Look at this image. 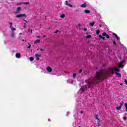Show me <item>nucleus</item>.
<instances>
[{
	"label": "nucleus",
	"mask_w": 127,
	"mask_h": 127,
	"mask_svg": "<svg viewBox=\"0 0 127 127\" xmlns=\"http://www.w3.org/2000/svg\"><path fill=\"white\" fill-rule=\"evenodd\" d=\"M23 3H24V4H29V2H23Z\"/></svg>",
	"instance_id": "nucleus-34"
},
{
	"label": "nucleus",
	"mask_w": 127,
	"mask_h": 127,
	"mask_svg": "<svg viewBox=\"0 0 127 127\" xmlns=\"http://www.w3.org/2000/svg\"><path fill=\"white\" fill-rule=\"evenodd\" d=\"M39 42H40V40H37L35 41V43H39Z\"/></svg>",
	"instance_id": "nucleus-27"
},
{
	"label": "nucleus",
	"mask_w": 127,
	"mask_h": 127,
	"mask_svg": "<svg viewBox=\"0 0 127 127\" xmlns=\"http://www.w3.org/2000/svg\"><path fill=\"white\" fill-rule=\"evenodd\" d=\"M25 15H26L25 14H20L19 15H17L16 17H18V18L22 17L25 16Z\"/></svg>",
	"instance_id": "nucleus-8"
},
{
	"label": "nucleus",
	"mask_w": 127,
	"mask_h": 127,
	"mask_svg": "<svg viewBox=\"0 0 127 127\" xmlns=\"http://www.w3.org/2000/svg\"><path fill=\"white\" fill-rule=\"evenodd\" d=\"M123 105H124V102H123L120 104V106L116 107V110H117V111H118L119 112V111H120V110L122 109V107H123Z\"/></svg>",
	"instance_id": "nucleus-4"
},
{
	"label": "nucleus",
	"mask_w": 127,
	"mask_h": 127,
	"mask_svg": "<svg viewBox=\"0 0 127 127\" xmlns=\"http://www.w3.org/2000/svg\"><path fill=\"white\" fill-rule=\"evenodd\" d=\"M115 74L118 76V77H121V74L119 73L118 72H116Z\"/></svg>",
	"instance_id": "nucleus-25"
},
{
	"label": "nucleus",
	"mask_w": 127,
	"mask_h": 127,
	"mask_svg": "<svg viewBox=\"0 0 127 127\" xmlns=\"http://www.w3.org/2000/svg\"><path fill=\"white\" fill-rule=\"evenodd\" d=\"M40 51H44V49H40Z\"/></svg>",
	"instance_id": "nucleus-44"
},
{
	"label": "nucleus",
	"mask_w": 127,
	"mask_h": 127,
	"mask_svg": "<svg viewBox=\"0 0 127 127\" xmlns=\"http://www.w3.org/2000/svg\"><path fill=\"white\" fill-rule=\"evenodd\" d=\"M73 80L72 79H68L67 80V83L68 84H73Z\"/></svg>",
	"instance_id": "nucleus-11"
},
{
	"label": "nucleus",
	"mask_w": 127,
	"mask_h": 127,
	"mask_svg": "<svg viewBox=\"0 0 127 127\" xmlns=\"http://www.w3.org/2000/svg\"><path fill=\"white\" fill-rule=\"evenodd\" d=\"M99 37H100V38H102V35H99Z\"/></svg>",
	"instance_id": "nucleus-43"
},
{
	"label": "nucleus",
	"mask_w": 127,
	"mask_h": 127,
	"mask_svg": "<svg viewBox=\"0 0 127 127\" xmlns=\"http://www.w3.org/2000/svg\"><path fill=\"white\" fill-rule=\"evenodd\" d=\"M69 114H70V112H67L66 113V116L68 117V115H69Z\"/></svg>",
	"instance_id": "nucleus-39"
},
{
	"label": "nucleus",
	"mask_w": 127,
	"mask_h": 127,
	"mask_svg": "<svg viewBox=\"0 0 127 127\" xmlns=\"http://www.w3.org/2000/svg\"><path fill=\"white\" fill-rule=\"evenodd\" d=\"M80 114H81V115H82L83 114V111H80Z\"/></svg>",
	"instance_id": "nucleus-47"
},
{
	"label": "nucleus",
	"mask_w": 127,
	"mask_h": 127,
	"mask_svg": "<svg viewBox=\"0 0 127 127\" xmlns=\"http://www.w3.org/2000/svg\"><path fill=\"white\" fill-rule=\"evenodd\" d=\"M9 24L10 28L13 27V26H12V23L10 22L9 23Z\"/></svg>",
	"instance_id": "nucleus-22"
},
{
	"label": "nucleus",
	"mask_w": 127,
	"mask_h": 127,
	"mask_svg": "<svg viewBox=\"0 0 127 127\" xmlns=\"http://www.w3.org/2000/svg\"><path fill=\"white\" fill-rule=\"evenodd\" d=\"M87 6H88V5L85 2L80 5V7L83 8L87 7Z\"/></svg>",
	"instance_id": "nucleus-10"
},
{
	"label": "nucleus",
	"mask_w": 127,
	"mask_h": 127,
	"mask_svg": "<svg viewBox=\"0 0 127 127\" xmlns=\"http://www.w3.org/2000/svg\"><path fill=\"white\" fill-rule=\"evenodd\" d=\"M28 31L29 32H31V34H32V30H31L30 29H29L28 30Z\"/></svg>",
	"instance_id": "nucleus-30"
},
{
	"label": "nucleus",
	"mask_w": 127,
	"mask_h": 127,
	"mask_svg": "<svg viewBox=\"0 0 127 127\" xmlns=\"http://www.w3.org/2000/svg\"><path fill=\"white\" fill-rule=\"evenodd\" d=\"M89 25H90V26H94V25H95V23L94 22H93L92 23H89Z\"/></svg>",
	"instance_id": "nucleus-18"
},
{
	"label": "nucleus",
	"mask_w": 127,
	"mask_h": 127,
	"mask_svg": "<svg viewBox=\"0 0 127 127\" xmlns=\"http://www.w3.org/2000/svg\"><path fill=\"white\" fill-rule=\"evenodd\" d=\"M15 57H16V58L19 59V58H20V57H21V55H20V53H17L15 54Z\"/></svg>",
	"instance_id": "nucleus-6"
},
{
	"label": "nucleus",
	"mask_w": 127,
	"mask_h": 127,
	"mask_svg": "<svg viewBox=\"0 0 127 127\" xmlns=\"http://www.w3.org/2000/svg\"><path fill=\"white\" fill-rule=\"evenodd\" d=\"M60 17H61L62 18H64V17H65V14H62L61 15H60Z\"/></svg>",
	"instance_id": "nucleus-20"
},
{
	"label": "nucleus",
	"mask_w": 127,
	"mask_h": 127,
	"mask_svg": "<svg viewBox=\"0 0 127 127\" xmlns=\"http://www.w3.org/2000/svg\"><path fill=\"white\" fill-rule=\"evenodd\" d=\"M29 60L30 61H33L34 60V59L33 58V57H31L29 58Z\"/></svg>",
	"instance_id": "nucleus-21"
},
{
	"label": "nucleus",
	"mask_w": 127,
	"mask_h": 127,
	"mask_svg": "<svg viewBox=\"0 0 127 127\" xmlns=\"http://www.w3.org/2000/svg\"><path fill=\"white\" fill-rule=\"evenodd\" d=\"M45 36H46V35H44V36H43V37H45Z\"/></svg>",
	"instance_id": "nucleus-54"
},
{
	"label": "nucleus",
	"mask_w": 127,
	"mask_h": 127,
	"mask_svg": "<svg viewBox=\"0 0 127 127\" xmlns=\"http://www.w3.org/2000/svg\"><path fill=\"white\" fill-rule=\"evenodd\" d=\"M23 23H24V26L23 27L24 28H26V24L27 23V21L25 20H23Z\"/></svg>",
	"instance_id": "nucleus-13"
},
{
	"label": "nucleus",
	"mask_w": 127,
	"mask_h": 127,
	"mask_svg": "<svg viewBox=\"0 0 127 127\" xmlns=\"http://www.w3.org/2000/svg\"><path fill=\"white\" fill-rule=\"evenodd\" d=\"M100 27H102V25H99Z\"/></svg>",
	"instance_id": "nucleus-51"
},
{
	"label": "nucleus",
	"mask_w": 127,
	"mask_h": 127,
	"mask_svg": "<svg viewBox=\"0 0 127 127\" xmlns=\"http://www.w3.org/2000/svg\"><path fill=\"white\" fill-rule=\"evenodd\" d=\"M125 107L126 108V112H127V103H125Z\"/></svg>",
	"instance_id": "nucleus-28"
},
{
	"label": "nucleus",
	"mask_w": 127,
	"mask_h": 127,
	"mask_svg": "<svg viewBox=\"0 0 127 127\" xmlns=\"http://www.w3.org/2000/svg\"><path fill=\"white\" fill-rule=\"evenodd\" d=\"M116 39H117V40H120V38L118 37V36H117V37H116Z\"/></svg>",
	"instance_id": "nucleus-37"
},
{
	"label": "nucleus",
	"mask_w": 127,
	"mask_h": 127,
	"mask_svg": "<svg viewBox=\"0 0 127 127\" xmlns=\"http://www.w3.org/2000/svg\"><path fill=\"white\" fill-rule=\"evenodd\" d=\"M22 41H24V40H22Z\"/></svg>",
	"instance_id": "nucleus-56"
},
{
	"label": "nucleus",
	"mask_w": 127,
	"mask_h": 127,
	"mask_svg": "<svg viewBox=\"0 0 127 127\" xmlns=\"http://www.w3.org/2000/svg\"><path fill=\"white\" fill-rule=\"evenodd\" d=\"M37 50H39V48H38L37 49Z\"/></svg>",
	"instance_id": "nucleus-53"
},
{
	"label": "nucleus",
	"mask_w": 127,
	"mask_h": 127,
	"mask_svg": "<svg viewBox=\"0 0 127 127\" xmlns=\"http://www.w3.org/2000/svg\"><path fill=\"white\" fill-rule=\"evenodd\" d=\"M35 56L36 57V60L38 61V60H39V57H40V56H41L40 55H38L37 54H36L35 55Z\"/></svg>",
	"instance_id": "nucleus-9"
},
{
	"label": "nucleus",
	"mask_w": 127,
	"mask_h": 127,
	"mask_svg": "<svg viewBox=\"0 0 127 127\" xmlns=\"http://www.w3.org/2000/svg\"><path fill=\"white\" fill-rule=\"evenodd\" d=\"M101 39H103V40H105V37H102Z\"/></svg>",
	"instance_id": "nucleus-42"
},
{
	"label": "nucleus",
	"mask_w": 127,
	"mask_h": 127,
	"mask_svg": "<svg viewBox=\"0 0 127 127\" xmlns=\"http://www.w3.org/2000/svg\"><path fill=\"white\" fill-rule=\"evenodd\" d=\"M84 92H85V89H84V88L81 87L79 90L78 91V94H82V93H84Z\"/></svg>",
	"instance_id": "nucleus-5"
},
{
	"label": "nucleus",
	"mask_w": 127,
	"mask_h": 127,
	"mask_svg": "<svg viewBox=\"0 0 127 127\" xmlns=\"http://www.w3.org/2000/svg\"><path fill=\"white\" fill-rule=\"evenodd\" d=\"M119 59H120L121 60V59H122V58L121 57H118Z\"/></svg>",
	"instance_id": "nucleus-48"
},
{
	"label": "nucleus",
	"mask_w": 127,
	"mask_h": 127,
	"mask_svg": "<svg viewBox=\"0 0 127 127\" xmlns=\"http://www.w3.org/2000/svg\"><path fill=\"white\" fill-rule=\"evenodd\" d=\"M10 36L12 38H13V37H15V33H14L13 31L10 32Z\"/></svg>",
	"instance_id": "nucleus-7"
},
{
	"label": "nucleus",
	"mask_w": 127,
	"mask_h": 127,
	"mask_svg": "<svg viewBox=\"0 0 127 127\" xmlns=\"http://www.w3.org/2000/svg\"><path fill=\"white\" fill-rule=\"evenodd\" d=\"M28 44L29 45V46L28 47V48L29 49V48H30V47H31V45H30V44L29 43H28Z\"/></svg>",
	"instance_id": "nucleus-38"
},
{
	"label": "nucleus",
	"mask_w": 127,
	"mask_h": 127,
	"mask_svg": "<svg viewBox=\"0 0 127 127\" xmlns=\"http://www.w3.org/2000/svg\"><path fill=\"white\" fill-rule=\"evenodd\" d=\"M100 123H101V121L100 120L97 121V127H100L101 125L100 124Z\"/></svg>",
	"instance_id": "nucleus-17"
},
{
	"label": "nucleus",
	"mask_w": 127,
	"mask_h": 127,
	"mask_svg": "<svg viewBox=\"0 0 127 127\" xmlns=\"http://www.w3.org/2000/svg\"><path fill=\"white\" fill-rule=\"evenodd\" d=\"M124 64L125 61L121 62L119 64V68H124V67L125 66V65H124Z\"/></svg>",
	"instance_id": "nucleus-2"
},
{
	"label": "nucleus",
	"mask_w": 127,
	"mask_h": 127,
	"mask_svg": "<svg viewBox=\"0 0 127 127\" xmlns=\"http://www.w3.org/2000/svg\"><path fill=\"white\" fill-rule=\"evenodd\" d=\"M19 34H21V33H20Z\"/></svg>",
	"instance_id": "nucleus-58"
},
{
	"label": "nucleus",
	"mask_w": 127,
	"mask_h": 127,
	"mask_svg": "<svg viewBox=\"0 0 127 127\" xmlns=\"http://www.w3.org/2000/svg\"><path fill=\"white\" fill-rule=\"evenodd\" d=\"M124 82H125V84H126V85H127V79H125Z\"/></svg>",
	"instance_id": "nucleus-35"
},
{
	"label": "nucleus",
	"mask_w": 127,
	"mask_h": 127,
	"mask_svg": "<svg viewBox=\"0 0 127 127\" xmlns=\"http://www.w3.org/2000/svg\"><path fill=\"white\" fill-rule=\"evenodd\" d=\"M81 72H82V69H80L79 71V73H81Z\"/></svg>",
	"instance_id": "nucleus-45"
},
{
	"label": "nucleus",
	"mask_w": 127,
	"mask_h": 127,
	"mask_svg": "<svg viewBox=\"0 0 127 127\" xmlns=\"http://www.w3.org/2000/svg\"><path fill=\"white\" fill-rule=\"evenodd\" d=\"M79 26H80V25H79Z\"/></svg>",
	"instance_id": "nucleus-57"
},
{
	"label": "nucleus",
	"mask_w": 127,
	"mask_h": 127,
	"mask_svg": "<svg viewBox=\"0 0 127 127\" xmlns=\"http://www.w3.org/2000/svg\"><path fill=\"white\" fill-rule=\"evenodd\" d=\"M96 34H97V35H99V34H100V30H97L96 31Z\"/></svg>",
	"instance_id": "nucleus-26"
},
{
	"label": "nucleus",
	"mask_w": 127,
	"mask_h": 127,
	"mask_svg": "<svg viewBox=\"0 0 127 127\" xmlns=\"http://www.w3.org/2000/svg\"><path fill=\"white\" fill-rule=\"evenodd\" d=\"M46 70L48 72H49V73H51V72L53 71V69H52V68H51L50 66H47Z\"/></svg>",
	"instance_id": "nucleus-3"
},
{
	"label": "nucleus",
	"mask_w": 127,
	"mask_h": 127,
	"mask_svg": "<svg viewBox=\"0 0 127 127\" xmlns=\"http://www.w3.org/2000/svg\"><path fill=\"white\" fill-rule=\"evenodd\" d=\"M87 35H88V33H86Z\"/></svg>",
	"instance_id": "nucleus-55"
},
{
	"label": "nucleus",
	"mask_w": 127,
	"mask_h": 127,
	"mask_svg": "<svg viewBox=\"0 0 127 127\" xmlns=\"http://www.w3.org/2000/svg\"><path fill=\"white\" fill-rule=\"evenodd\" d=\"M37 38H40V37L37 36Z\"/></svg>",
	"instance_id": "nucleus-49"
},
{
	"label": "nucleus",
	"mask_w": 127,
	"mask_h": 127,
	"mask_svg": "<svg viewBox=\"0 0 127 127\" xmlns=\"http://www.w3.org/2000/svg\"><path fill=\"white\" fill-rule=\"evenodd\" d=\"M11 30H12V31H15V30H16V29L15 28H13V27H12V28H11Z\"/></svg>",
	"instance_id": "nucleus-24"
},
{
	"label": "nucleus",
	"mask_w": 127,
	"mask_h": 127,
	"mask_svg": "<svg viewBox=\"0 0 127 127\" xmlns=\"http://www.w3.org/2000/svg\"><path fill=\"white\" fill-rule=\"evenodd\" d=\"M95 119H96V120H97V121H100V119H99V115H95Z\"/></svg>",
	"instance_id": "nucleus-19"
},
{
	"label": "nucleus",
	"mask_w": 127,
	"mask_h": 127,
	"mask_svg": "<svg viewBox=\"0 0 127 127\" xmlns=\"http://www.w3.org/2000/svg\"><path fill=\"white\" fill-rule=\"evenodd\" d=\"M57 32H59V30H57V31L55 32V33H57Z\"/></svg>",
	"instance_id": "nucleus-46"
},
{
	"label": "nucleus",
	"mask_w": 127,
	"mask_h": 127,
	"mask_svg": "<svg viewBox=\"0 0 127 127\" xmlns=\"http://www.w3.org/2000/svg\"><path fill=\"white\" fill-rule=\"evenodd\" d=\"M92 37V35H87V36H86V38L87 39H90V38H91Z\"/></svg>",
	"instance_id": "nucleus-14"
},
{
	"label": "nucleus",
	"mask_w": 127,
	"mask_h": 127,
	"mask_svg": "<svg viewBox=\"0 0 127 127\" xmlns=\"http://www.w3.org/2000/svg\"><path fill=\"white\" fill-rule=\"evenodd\" d=\"M76 75H77V74L76 73H73V75H72V77L75 78V77H76Z\"/></svg>",
	"instance_id": "nucleus-29"
},
{
	"label": "nucleus",
	"mask_w": 127,
	"mask_h": 127,
	"mask_svg": "<svg viewBox=\"0 0 127 127\" xmlns=\"http://www.w3.org/2000/svg\"><path fill=\"white\" fill-rule=\"evenodd\" d=\"M121 86H123V83L120 84Z\"/></svg>",
	"instance_id": "nucleus-52"
},
{
	"label": "nucleus",
	"mask_w": 127,
	"mask_h": 127,
	"mask_svg": "<svg viewBox=\"0 0 127 127\" xmlns=\"http://www.w3.org/2000/svg\"><path fill=\"white\" fill-rule=\"evenodd\" d=\"M96 70H99V71H96V74L93 79L85 80V83H87L88 88H91V84H98L99 81L104 80L105 77H110L111 74H113L114 71L120 72V69L117 67H110L106 71H103L102 69H99L96 66Z\"/></svg>",
	"instance_id": "nucleus-1"
},
{
	"label": "nucleus",
	"mask_w": 127,
	"mask_h": 127,
	"mask_svg": "<svg viewBox=\"0 0 127 127\" xmlns=\"http://www.w3.org/2000/svg\"><path fill=\"white\" fill-rule=\"evenodd\" d=\"M102 36H107V33H103V34H102Z\"/></svg>",
	"instance_id": "nucleus-31"
},
{
	"label": "nucleus",
	"mask_w": 127,
	"mask_h": 127,
	"mask_svg": "<svg viewBox=\"0 0 127 127\" xmlns=\"http://www.w3.org/2000/svg\"><path fill=\"white\" fill-rule=\"evenodd\" d=\"M65 5H68V6H69L70 7H73V5H71V4L68 3V1H65Z\"/></svg>",
	"instance_id": "nucleus-12"
},
{
	"label": "nucleus",
	"mask_w": 127,
	"mask_h": 127,
	"mask_svg": "<svg viewBox=\"0 0 127 127\" xmlns=\"http://www.w3.org/2000/svg\"><path fill=\"white\" fill-rule=\"evenodd\" d=\"M106 38H108V39L110 38V36H109V35L108 34L106 35Z\"/></svg>",
	"instance_id": "nucleus-36"
},
{
	"label": "nucleus",
	"mask_w": 127,
	"mask_h": 127,
	"mask_svg": "<svg viewBox=\"0 0 127 127\" xmlns=\"http://www.w3.org/2000/svg\"><path fill=\"white\" fill-rule=\"evenodd\" d=\"M123 120H124V121H126V120H127V117H124Z\"/></svg>",
	"instance_id": "nucleus-40"
},
{
	"label": "nucleus",
	"mask_w": 127,
	"mask_h": 127,
	"mask_svg": "<svg viewBox=\"0 0 127 127\" xmlns=\"http://www.w3.org/2000/svg\"><path fill=\"white\" fill-rule=\"evenodd\" d=\"M113 43L114 45H117V43H116V41H113Z\"/></svg>",
	"instance_id": "nucleus-33"
},
{
	"label": "nucleus",
	"mask_w": 127,
	"mask_h": 127,
	"mask_svg": "<svg viewBox=\"0 0 127 127\" xmlns=\"http://www.w3.org/2000/svg\"><path fill=\"white\" fill-rule=\"evenodd\" d=\"M21 4H24V3L23 2H20V3H17V5H21Z\"/></svg>",
	"instance_id": "nucleus-23"
},
{
	"label": "nucleus",
	"mask_w": 127,
	"mask_h": 127,
	"mask_svg": "<svg viewBox=\"0 0 127 127\" xmlns=\"http://www.w3.org/2000/svg\"><path fill=\"white\" fill-rule=\"evenodd\" d=\"M87 87H88V86H87V85H86V86H85V89L87 88Z\"/></svg>",
	"instance_id": "nucleus-50"
},
{
	"label": "nucleus",
	"mask_w": 127,
	"mask_h": 127,
	"mask_svg": "<svg viewBox=\"0 0 127 127\" xmlns=\"http://www.w3.org/2000/svg\"><path fill=\"white\" fill-rule=\"evenodd\" d=\"M84 12H85V13L89 14V13H90V11L88 9H85L84 10Z\"/></svg>",
	"instance_id": "nucleus-16"
},
{
	"label": "nucleus",
	"mask_w": 127,
	"mask_h": 127,
	"mask_svg": "<svg viewBox=\"0 0 127 127\" xmlns=\"http://www.w3.org/2000/svg\"><path fill=\"white\" fill-rule=\"evenodd\" d=\"M84 31H87V30H88V29L87 28H84L83 29Z\"/></svg>",
	"instance_id": "nucleus-41"
},
{
	"label": "nucleus",
	"mask_w": 127,
	"mask_h": 127,
	"mask_svg": "<svg viewBox=\"0 0 127 127\" xmlns=\"http://www.w3.org/2000/svg\"><path fill=\"white\" fill-rule=\"evenodd\" d=\"M20 9H21V8H20V7H18L17 9V11L16 12L17 13H19V12H20Z\"/></svg>",
	"instance_id": "nucleus-15"
},
{
	"label": "nucleus",
	"mask_w": 127,
	"mask_h": 127,
	"mask_svg": "<svg viewBox=\"0 0 127 127\" xmlns=\"http://www.w3.org/2000/svg\"><path fill=\"white\" fill-rule=\"evenodd\" d=\"M113 35L114 36H115V37H117L118 36V35H117V34H116V33H114L113 34Z\"/></svg>",
	"instance_id": "nucleus-32"
}]
</instances>
